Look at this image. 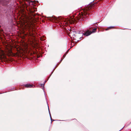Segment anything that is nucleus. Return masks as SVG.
Returning <instances> with one entry per match:
<instances>
[{
    "label": "nucleus",
    "instance_id": "obj_1",
    "mask_svg": "<svg viewBox=\"0 0 131 131\" xmlns=\"http://www.w3.org/2000/svg\"><path fill=\"white\" fill-rule=\"evenodd\" d=\"M93 6V5L90 6L88 9L92 8ZM88 9V8L85 9L80 11V13H79L77 19L80 21L83 20V18H84L89 13V11L87 10Z\"/></svg>",
    "mask_w": 131,
    "mask_h": 131
},
{
    "label": "nucleus",
    "instance_id": "obj_2",
    "mask_svg": "<svg viewBox=\"0 0 131 131\" xmlns=\"http://www.w3.org/2000/svg\"><path fill=\"white\" fill-rule=\"evenodd\" d=\"M23 26L24 29H25L27 27H30L31 23L28 19L26 18L23 20Z\"/></svg>",
    "mask_w": 131,
    "mask_h": 131
},
{
    "label": "nucleus",
    "instance_id": "obj_3",
    "mask_svg": "<svg viewBox=\"0 0 131 131\" xmlns=\"http://www.w3.org/2000/svg\"><path fill=\"white\" fill-rule=\"evenodd\" d=\"M1 53H0V58L1 59L4 58H5V56L4 52L3 51H1Z\"/></svg>",
    "mask_w": 131,
    "mask_h": 131
},
{
    "label": "nucleus",
    "instance_id": "obj_4",
    "mask_svg": "<svg viewBox=\"0 0 131 131\" xmlns=\"http://www.w3.org/2000/svg\"><path fill=\"white\" fill-rule=\"evenodd\" d=\"M91 34V31L88 30L86 31L85 33L83 35L86 36H88Z\"/></svg>",
    "mask_w": 131,
    "mask_h": 131
},
{
    "label": "nucleus",
    "instance_id": "obj_5",
    "mask_svg": "<svg viewBox=\"0 0 131 131\" xmlns=\"http://www.w3.org/2000/svg\"><path fill=\"white\" fill-rule=\"evenodd\" d=\"M34 86L32 84H26L25 85V87L27 88H31L33 87Z\"/></svg>",
    "mask_w": 131,
    "mask_h": 131
},
{
    "label": "nucleus",
    "instance_id": "obj_6",
    "mask_svg": "<svg viewBox=\"0 0 131 131\" xmlns=\"http://www.w3.org/2000/svg\"><path fill=\"white\" fill-rule=\"evenodd\" d=\"M8 54L9 56H13V54L11 50H9L8 52Z\"/></svg>",
    "mask_w": 131,
    "mask_h": 131
},
{
    "label": "nucleus",
    "instance_id": "obj_7",
    "mask_svg": "<svg viewBox=\"0 0 131 131\" xmlns=\"http://www.w3.org/2000/svg\"><path fill=\"white\" fill-rule=\"evenodd\" d=\"M72 34L71 33V34L70 35V36L72 38H72L74 39H75V40H76V37H75V36H78L79 35V34H76V35H75H75H74L73 36H72H72H71V35H72Z\"/></svg>",
    "mask_w": 131,
    "mask_h": 131
},
{
    "label": "nucleus",
    "instance_id": "obj_8",
    "mask_svg": "<svg viewBox=\"0 0 131 131\" xmlns=\"http://www.w3.org/2000/svg\"><path fill=\"white\" fill-rule=\"evenodd\" d=\"M97 29V28H95L93 29L91 31V34L94 33L96 32V30Z\"/></svg>",
    "mask_w": 131,
    "mask_h": 131
},
{
    "label": "nucleus",
    "instance_id": "obj_9",
    "mask_svg": "<svg viewBox=\"0 0 131 131\" xmlns=\"http://www.w3.org/2000/svg\"><path fill=\"white\" fill-rule=\"evenodd\" d=\"M114 28V27H108L106 29V30H108L109 29H112V28Z\"/></svg>",
    "mask_w": 131,
    "mask_h": 131
},
{
    "label": "nucleus",
    "instance_id": "obj_10",
    "mask_svg": "<svg viewBox=\"0 0 131 131\" xmlns=\"http://www.w3.org/2000/svg\"><path fill=\"white\" fill-rule=\"evenodd\" d=\"M36 11V10H35L34 9V10H30V12H35Z\"/></svg>",
    "mask_w": 131,
    "mask_h": 131
},
{
    "label": "nucleus",
    "instance_id": "obj_11",
    "mask_svg": "<svg viewBox=\"0 0 131 131\" xmlns=\"http://www.w3.org/2000/svg\"><path fill=\"white\" fill-rule=\"evenodd\" d=\"M69 23H70V21H67V23H69Z\"/></svg>",
    "mask_w": 131,
    "mask_h": 131
},
{
    "label": "nucleus",
    "instance_id": "obj_12",
    "mask_svg": "<svg viewBox=\"0 0 131 131\" xmlns=\"http://www.w3.org/2000/svg\"><path fill=\"white\" fill-rule=\"evenodd\" d=\"M1 27V26H0V27Z\"/></svg>",
    "mask_w": 131,
    "mask_h": 131
}]
</instances>
